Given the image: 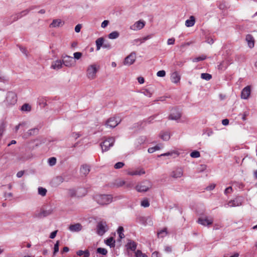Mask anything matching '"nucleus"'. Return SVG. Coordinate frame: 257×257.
Returning a JSON list of instances; mask_svg holds the SVG:
<instances>
[{
  "mask_svg": "<svg viewBox=\"0 0 257 257\" xmlns=\"http://www.w3.org/2000/svg\"><path fill=\"white\" fill-rule=\"evenodd\" d=\"M17 102V94L12 91H9L7 94L5 102L7 106H12Z\"/></svg>",
  "mask_w": 257,
  "mask_h": 257,
  "instance_id": "1",
  "label": "nucleus"
},
{
  "mask_svg": "<svg viewBox=\"0 0 257 257\" xmlns=\"http://www.w3.org/2000/svg\"><path fill=\"white\" fill-rule=\"evenodd\" d=\"M97 202L100 205H106L112 200V197L110 195H99L95 198Z\"/></svg>",
  "mask_w": 257,
  "mask_h": 257,
  "instance_id": "2",
  "label": "nucleus"
},
{
  "mask_svg": "<svg viewBox=\"0 0 257 257\" xmlns=\"http://www.w3.org/2000/svg\"><path fill=\"white\" fill-rule=\"evenodd\" d=\"M98 71V68L96 67V65L95 64H92L89 65L86 71V76L88 79L90 80H93L96 78V73Z\"/></svg>",
  "mask_w": 257,
  "mask_h": 257,
  "instance_id": "3",
  "label": "nucleus"
},
{
  "mask_svg": "<svg viewBox=\"0 0 257 257\" xmlns=\"http://www.w3.org/2000/svg\"><path fill=\"white\" fill-rule=\"evenodd\" d=\"M62 61L63 64L67 67H73L76 65V62L73 58L68 55L62 56Z\"/></svg>",
  "mask_w": 257,
  "mask_h": 257,
  "instance_id": "4",
  "label": "nucleus"
},
{
  "mask_svg": "<svg viewBox=\"0 0 257 257\" xmlns=\"http://www.w3.org/2000/svg\"><path fill=\"white\" fill-rule=\"evenodd\" d=\"M108 228L105 221H101L98 222L96 226V232L99 235H102L107 231Z\"/></svg>",
  "mask_w": 257,
  "mask_h": 257,
  "instance_id": "5",
  "label": "nucleus"
},
{
  "mask_svg": "<svg viewBox=\"0 0 257 257\" xmlns=\"http://www.w3.org/2000/svg\"><path fill=\"white\" fill-rule=\"evenodd\" d=\"M114 141V138L113 137L109 138L104 140L100 145L102 152L108 151L110 147L113 145Z\"/></svg>",
  "mask_w": 257,
  "mask_h": 257,
  "instance_id": "6",
  "label": "nucleus"
},
{
  "mask_svg": "<svg viewBox=\"0 0 257 257\" xmlns=\"http://www.w3.org/2000/svg\"><path fill=\"white\" fill-rule=\"evenodd\" d=\"M151 183L150 181L146 180L136 187L138 192H146L151 187Z\"/></svg>",
  "mask_w": 257,
  "mask_h": 257,
  "instance_id": "7",
  "label": "nucleus"
},
{
  "mask_svg": "<svg viewBox=\"0 0 257 257\" xmlns=\"http://www.w3.org/2000/svg\"><path fill=\"white\" fill-rule=\"evenodd\" d=\"M120 121V119L119 117L116 118L115 117H111L109 118L106 122V125L107 127L110 128H113L115 127Z\"/></svg>",
  "mask_w": 257,
  "mask_h": 257,
  "instance_id": "8",
  "label": "nucleus"
},
{
  "mask_svg": "<svg viewBox=\"0 0 257 257\" xmlns=\"http://www.w3.org/2000/svg\"><path fill=\"white\" fill-rule=\"evenodd\" d=\"M197 222L198 223L203 226H208L213 223V218L211 217H205V218L200 217L198 218Z\"/></svg>",
  "mask_w": 257,
  "mask_h": 257,
  "instance_id": "9",
  "label": "nucleus"
},
{
  "mask_svg": "<svg viewBox=\"0 0 257 257\" xmlns=\"http://www.w3.org/2000/svg\"><path fill=\"white\" fill-rule=\"evenodd\" d=\"M136 54L135 53H131L128 56H127L124 61V64L131 65L134 63L136 60Z\"/></svg>",
  "mask_w": 257,
  "mask_h": 257,
  "instance_id": "10",
  "label": "nucleus"
},
{
  "mask_svg": "<svg viewBox=\"0 0 257 257\" xmlns=\"http://www.w3.org/2000/svg\"><path fill=\"white\" fill-rule=\"evenodd\" d=\"M145 25V22L142 21H138L130 27V29L134 31L139 30L143 29Z\"/></svg>",
  "mask_w": 257,
  "mask_h": 257,
  "instance_id": "11",
  "label": "nucleus"
},
{
  "mask_svg": "<svg viewBox=\"0 0 257 257\" xmlns=\"http://www.w3.org/2000/svg\"><path fill=\"white\" fill-rule=\"evenodd\" d=\"M251 89L250 86L245 87L241 93V98L244 99H247L250 94Z\"/></svg>",
  "mask_w": 257,
  "mask_h": 257,
  "instance_id": "12",
  "label": "nucleus"
},
{
  "mask_svg": "<svg viewBox=\"0 0 257 257\" xmlns=\"http://www.w3.org/2000/svg\"><path fill=\"white\" fill-rule=\"evenodd\" d=\"M181 117L180 112L176 109H173L171 113L169 115V119L172 120H177Z\"/></svg>",
  "mask_w": 257,
  "mask_h": 257,
  "instance_id": "13",
  "label": "nucleus"
},
{
  "mask_svg": "<svg viewBox=\"0 0 257 257\" xmlns=\"http://www.w3.org/2000/svg\"><path fill=\"white\" fill-rule=\"evenodd\" d=\"M82 225L79 223L74 224H71L69 227V230L72 232L79 231L82 229Z\"/></svg>",
  "mask_w": 257,
  "mask_h": 257,
  "instance_id": "14",
  "label": "nucleus"
},
{
  "mask_svg": "<svg viewBox=\"0 0 257 257\" xmlns=\"http://www.w3.org/2000/svg\"><path fill=\"white\" fill-rule=\"evenodd\" d=\"M62 61L60 60H57L52 62L51 67L53 69L58 70L61 69L62 67Z\"/></svg>",
  "mask_w": 257,
  "mask_h": 257,
  "instance_id": "15",
  "label": "nucleus"
},
{
  "mask_svg": "<svg viewBox=\"0 0 257 257\" xmlns=\"http://www.w3.org/2000/svg\"><path fill=\"white\" fill-rule=\"evenodd\" d=\"M64 24V22L62 21L60 19H56L53 21L50 26L55 28L62 26Z\"/></svg>",
  "mask_w": 257,
  "mask_h": 257,
  "instance_id": "16",
  "label": "nucleus"
},
{
  "mask_svg": "<svg viewBox=\"0 0 257 257\" xmlns=\"http://www.w3.org/2000/svg\"><path fill=\"white\" fill-rule=\"evenodd\" d=\"M183 175V171L181 168H177L172 173V176L174 178H180Z\"/></svg>",
  "mask_w": 257,
  "mask_h": 257,
  "instance_id": "17",
  "label": "nucleus"
},
{
  "mask_svg": "<svg viewBox=\"0 0 257 257\" xmlns=\"http://www.w3.org/2000/svg\"><path fill=\"white\" fill-rule=\"evenodd\" d=\"M171 80L173 83H177L180 81V76L177 72H175L172 73L171 76Z\"/></svg>",
  "mask_w": 257,
  "mask_h": 257,
  "instance_id": "18",
  "label": "nucleus"
},
{
  "mask_svg": "<svg viewBox=\"0 0 257 257\" xmlns=\"http://www.w3.org/2000/svg\"><path fill=\"white\" fill-rule=\"evenodd\" d=\"M195 23V18L194 16H191L190 19L185 21V25L187 27H191L194 25Z\"/></svg>",
  "mask_w": 257,
  "mask_h": 257,
  "instance_id": "19",
  "label": "nucleus"
},
{
  "mask_svg": "<svg viewBox=\"0 0 257 257\" xmlns=\"http://www.w3.org/2000/svg\"><path fill=\"white\" fill-rule=\"evenodd\" d=\"M246 40L249 48H252L254 47V39L251 35L248 34L246 35Z\"/></svg>",
  "mask_w": 257,
  "mask_h": 257,
  "instance_id": "20",
  "label": "nucleus"
},
{
  "mask_svg": "<svg viewBox=\"0 0 257 257\" xmlns=\"http://www.w3.org/2000/svg\"><path fill=\"white\" fill-rule=\"evenodd\" d=\"M90 167L87 165H83L80 168V172L81 174L86 175L90 172Z\"/></svg>",
  "mask_w": 257,
  "mask_h": 257,
  "instance_id": "21",
  "label": "nucleus"
},
{
  "mask_svg": "<svg viewBox=\"0 0 257 257\" xmlns=\"http://www.w3.org/2000/svg\"><path fill=\"white\" fill-rule=\"evenodd\" d=\"M127 248L132 251H135L137 248V243L132 240H130L126 244Z\"/></svg>",
  "mask_w": 257,
  "mask_h": 257,
  "instance_id": "22",
  "label": "nucleus"
},
{
  "mask_svg": "<svg viewBox=\"0 0 257 257\" xmlns=\"http://www.w3.org/2000/svg\"><path fill=\"white\" fill-rule=\"evenodd\" d=\"M96 50H99L101 47L103 46L104 39L102 37L97 39L96 41Z\"/></svg>",
  "mask_w": 257,
  "mask_h": 257,
  "instance_id": "23",
  "label": "nucleus"
},
{
  "mask_svg": "<svg viewBox=\"0 0 257 257\" xmlns=\"http://www.w3.org/2000/svg\"><path fill=\"white\" fill-rule=\"evenodd\" d=\"M76 254L79 256H81L82 255H84V257H89L90 255V253L88 250L86 249L84 251L82 250H79L77 251Z\"/></svg>",
  "mask_w": 257,
  "mask_h": 257,
  "instance_id": "24",
  "label": "nucleus"
},
{
  "mask_svg": "<svg viewBox=\"0 0 257 257\" xmlns=\"http://www.w3.org/2000/svg\"><path fill=\"white\" fill-rule=\"evenodd\" d=\"M161 138L164 141H168L170 138V134L168 132H163L160 134Z\"/></svg>",
  "mask_w": 257,
  "mask_h": 257,
  "instance_id": "25",
  "label": "nucleus"
},
{
  "mask_svg": "<svg viewBox=\"0 0 257 257\" xmlns=\"http://www.w3.org/2000/svg\"><path fill=\"white\" fill-rule=\"evenodd\" d=\"M123 227L122 226H119L117 230V233L119 235V239H121L124 237V235L123 234Z\"/></svg>",
  "mask_w": 257,
  "mask_h": 257,
  "instance_id": "26",
  "label": "nucleus"
},
{
  "mask_svg": "<svg viewBox=\"0 0 257 257\" xmlns=\"http://www.w3.org/2000/svg\"><path fill=\"white\" fill-rule=\"evenodd\" d=\"M168 234L167 228H164V229L161 230L159 232H158V237H163L166 236Z\"/></svg>",
  "mask_w": 257,
  "mask_h": 257,
  "instance_id": "27",
  "label": "nucleus"
},
{
  "mask_svg": "<svg viewBox=\"0 0 257 257\" xmlns=\"http://www.w3.org/2000/svg\"><path fill=\"white\" fill-rule=\"evenodd\" d=\"M39 130L37 128H34L28 131L27 135L28 136L37 135L38 133Z\"/></svg>",
  "mask_w": 257,
  "mask_h": 257,
  "instance_id": "28",
  "label": "nucleus"
},
{
  "mask_svg": "<svg viewBox=\"0 0 257 257\" xmlns=\"http://www.w3.org/2000/svg\"><path fill=\"white\" fill-rule=\"evenodd\" d=\"M105 243L107 245H109L110 246H114L115 245V241L114 240L113 238L111 237L107 239L105 241Z\"/></svg>",
  "mask_w": 257,
  "mask_h": 257,
  "instance_id": "29",
  "label": "nucleus"
},
{
  "mask_svg": "<svg viewBox=\"0 0 257 257\" xmlns=\"http://www.w3.org/2000/svg\"><path fill=\"white\" fill-rule=\"evenodd\" d=\"M31 110V106L28 103L24 104L21 107V110L30 111Z\"/></svg>",
  "mask_w": 257,
  "mask_h": 257,
  "instance_id": "30",
  "label": "nucleus"
},
{
  "mask_svg": "<svg viewBox=\"0 0 257 257\" xmlns=\"http://www.w3.org/2000/svg\"><path fill=\"white\" fill-rule=\"evenodd\" d=\"M28 13H29V11L27 10L22 12L20 14H17L15 17L14 20L16 21V20H18V19L21 18L23 16H24V15L27 14Z\"/></svg>",
  "mask_w": 257,
  "mask_h": 257,
  "instance_id": "31",
  "label": "nucleus"
},
{
  "mask_svg": "<svg viewBox=\"0 0 257 257\" xmlns=\"http://www.w3.org/2000/svg\"><path fill=\"white\" fill-rule=\"evenodd\" d=\"M118 36H119V33L116 31L112 32L108 35V38L111 39H116Z\"/></svg>",
  "mask_w": 257,
  "mask_h": 257,
  "instance_id": "32",
  "label": "nucleus"
},
{
  "mask_svg": "<svg viewBox=\"0 0 257 257\" xmlns=\"http://www.w3.org/2000/svg\"><path fill=\"white\" fill-rule=\"evenodd\" d=\"M201 78L206 80H209L211 79L212 76L210 74L204 73L201 74Z\"/></svg>",
  "mask_w": 257,
  "mask_h": 257,
  "instance_id": "33",
  "label": "nucleus"
},
{
  "mask_svg": "<svg viewBox=\"0 0 257 257\" xmlns=\"http://www.w3.org/2000/svg\"><path fill=\"white\" fill-rule=\"evenodd\" d=\"M38 192L40 195L42 196H44L46 194L47 190L45 188L39 187L38 188Z\"/></svg>",
  "mask_w": 257,
  "mask_h": 257,
  "instance_id": "34",
  "label": "nucleus"
},
{
  "mask_svg": "<svg viewBox=\"0 0 257 257\" xmlns=\"http://www.w3.org/2000/svg\"><path fill=\"white\" fill-rule=\"evenodd\" d=\"M68 195L70 197L76 196V192L74 189H69L68 191Z\"/></svg>",
  "mask_w": 257,
  "mask_h": 257,
  "instance_id": "35",
  "label": "nucleus"
},
{
  "mask_svg": "<svg viewBox=\"0 0 257 257\" xmlns=\"http://www.w3.org/2000/svg\"><path fill=\"white\" fill-rule=\"evenodd\" d=\"M97 252L102 255H106L107 253V250L105 248L99 247L97 249Z\"/></svg>",
  "mask_w": 257,
  "mask_h": 257,
  "instance_id": "36",
  "label": "nucleus"
},
{
  "mask_svg": "<svg viewBox=\"0 0 257 257\" xmlns=\"http://www.w3.org/2000/svg\"><path fill=\"white\" fill-rule=\"evenodd\" d=\"M135 255L136 257H148L146 254L143 253L140 250H137L135 253Z\"/></svg>",
  "mask_w": 257,
  "mask_h": 257,
  "instance_id": "37",
  "label": "nucleus"
},
{
  "mask_svg": "<svg viewBox=\"0 0 257 257\" xmlns=\"http://www.w3.org/2000/svg\"><path fill=\"white\" fill-rule=\"evenodd\" d=\"M200 156V153L198 151H194L191 153L190 156L192 158H197Z\"/></svg>",
  "mask_w": 257,
  "mask_h": 257,
  "instance_id": "38",
  "label": "nucleus"
},
{
  "mask_svg": "<svg viewBox=\"0 0 257 257\" xmlns=\"http://www.w3.org/2000/svg\"><path fill=\"white\" fill-rule=\"evenodd\" d=\"M141 205L144 207H149L150 205L149 201L147 199H145L142 201Z\"/></svg>",
  "mask_w": 257,
  "mask_h": 257,
  "instance_id": "39",
  "label": "nucleus"
},
{
  "mask_svg": "<svg viewBox=\"0 0 257 257\" xmlns=\"http://www.w3.org/2000/svg\"><path fill=\"white\" fill-rule=\"evenodd\" d=\"M59 241H57L54 245L53 254L55 255L59 251Z\"/></svg>",
  "mask_w": 257,
  "mask_h": 257,
  "instance_id": "40",
  "label": "nucleus"
},
{
  "mask_svg": "<svg viewBox=\"0 0 257 257\" xmlns=\"http://www.w3.org/2000/svg\"><path fill=\"white\" fill-rule=\"evenodd\" d=\"M124 165V164L122 162H117L114 165V168L116 169H118L122 168Z\"/></svg>",
  "mask_w": 257,
  "mask_h": 257,
  "instance_id": "41",
  "label": "nucleus"
},
{
  "mask_svg": "<svg viewBox=\"0 0 257 257\" xmlns=\"http://www.w3.org/2000/svg\"><path fill=\"white\" fill-rule=\"evenodd\" d=\"M49 164L50 166H53L55 165L56 163V159L54 157L50 158L48 161Z\"/></svg>",
  "mask_w": 257,
  "mask_h": 257,
  "instance_id": "42",
  "label": "nucleus"
},
{
  "mask_svg": "<svg viewBox=\"0 0 257 257\" xmlns=\"http://www.w3.org/2000/svg\"><path fill=\"white\" fill-rule=\"evenodd\" d=\"M136 175H141L145 174V171L143 169H137L135 170Z\"/></svg>",
  "mask_w": 257,
  "mask_h": 257,
  "instance_id": "43",
  "label": "nucleus"
},
{
  "mask_svg": "<svg viewBox=\"0 0 257 257\" xmlns=\"http://www.w3.org/2000/svg\"><path fill=\"white\" fill-rule=\"evenodd\" d=\"M206 58V57L205 56L203 55L202 56H199V57H196V58H194V60H193V61L194 62H199V61H200L204 60Z\"/></svg>",
  "mask_w": 257,
  "mask_h": 257,
  "instance_id": "44",
  "label": "nucleus"
},
{
  "mask_svg": "<svg viewBox=\"0 0 257 257\" xmlns=\"http://www.w3.org/2000/svg\"><path fill=\"white\" fill-rule=\"evenodd\" d=\"M73 55H74V58L75 59L78 60L82 57V54L81 52H78L74 53Z\"/></svg>",
  "mask_w": 257,
  "mask_h": 257,
  "instance_id": "45",
  "label": "nucleus"
},
{
  "mask_svg": "<svg viewBox=\"0 0 257 257\" xmlns=\"http://www.w3.org/2000/svg\"><path fill=\"white\" fill-rule=\"evenodd\" d=\"M160 149L159 147L156 146L154 148H150L148 149V152L150 153H153L156 150H158Z\"/></svg>",
  "mask_w": 257,
  "mask_h": 257,
  "instance_id": "46",
  "label": "nucleus"
},
{
  "mask_svg": "<svg viewBox=\"0 0 257 257\" xmlns=\"http://www.w3.org/2000/svg\"><path fill=\"white\" fill-rule=\"evenodd\" d=\"M165 75L166 72L164 70H160L157 73V75L158 77H164Z\"/></svg>",
  "mask_w": 257,
  "mask_h": 257,
  "instance_id": "47",
  "label": "nucleus"
},
{
  "mask_svg": "<svg viewBox=\"0 0 257 257\" xmlns=\"http://www.w3.org/2000/svg\"><path fill=\"white\" fill-rule=\"evenodd\" d=\"M81 28H82V25L81 24L77 25L75 27V31L76 33H79L80 31Z\"/></svg>",
  "mask_w": 257,
  "mask_h": 257,
  "instance_id": "48",
  "label": "nucleus"
},
{
  "mask_svg": "<svg viewBox=\"0 0 257 257\" xmlns=\"http://www.w3.org/2000/svg\"><path fill=\"white\" fill-rule=\"evenodd\" d=\"M102 47L104 48L109 49L111 48V45L108 42L105 43H103Z\"/></svg>",
  "mask_w": 257,
  "mask_h": 257,
  "instance_id": "49",
  "label": "nucleus"
},
{
  "mask_svg": "<svg viewBox=\"0 0 257 257\" xmlns=\"http://www.w3.org/2000/svg\"><path fill=\"white\" fill-rule=\"evenodd\" d=\"M232 191V189L231 187H228L227 188L225 189L224 191V193L225 194H227L228 193H230Z\"/></svg>",
  "mask_w": 257,
  "mask_h": 257,
  "instance_id": "50",
  "label": "nucleus"
},
{
  "mask_svg": "<svg viewBox=\"0 0 257 257\" xmlns=\"http://www.w3.org/2000/svg\"><path fill=\"white\" fill-rule=\"evenodd\" d=\"M108 21L107 20H104L102 23H101V27L103 28H105L108 24Z\"/></svg>",
  "mask_w": 257,
  "mask_h": 257,
  "instance_id": "51",
  "label": "nucleus"
},
{
  "mask_svg": "<svg viewBox=\"0 0 257 257\" xmlns=\"http://www.w3.org/2000/svg\"><path fill=\"white\" fill-rule=\"evenodd\" d=\"M175 39L174 38H170L167 41V44L168 45H173L174 44Z\"/></svg>",
  "mask_w": 257,
  "mask_h": 257,
  "instance_id": "52",
  "label": "nucleus"
},
{
  "mask_svg": "<svg viewBox=\"0 0 257 257\" xmlns=\"http://www.w3.org/2000/svg\"><path fill=\"white\" fill-rule=\"evenodd\" d=\"M57 230H55L54 231H53L51 234H50V238H54L57 234Z\"/></svg>",
  "mask_w": 257,
  "mask_h": 257,
  "instance_id": "53",
  "label": "nucleus"
},
{
  "mask_svg": "<svg viewBox=\"0 0 257 257\" xmlns=\"http://www.w3.org/2000/svg\"><path fill=\"white\" fill-rule=\"evenodd\" d=\"M24 174V171H19L17 173V176L18 178H21L23 176Z\"/></svg>",
  "mask_w": 257,
  "mask_h": 257,
  "instance_id": "54",
  "label": "nucleus"
},
{
  "mask_svg": "<svg viewBox=\"0 0 257 257\" xmlns=\"http://www.w3.org/2000/svg\"><path fill=\"white\" fill-rule=\"evenodd\" d=\"M152 38V36L151 35H148L145 37H143L141 39V40H143V41H146L150 39H151Z\"/></svg>",
  "mask_w": 257,
  "mask_h": 257,
  "instance_id": "55",
  "label": "nucleus"
},
{
  "mask_svg": "<svg viewBox=\"0 0 257 257\" xmlns=\"http://www.w3.org/2000/svg\"><path fill=\"white\" fill-rule=\"evenodd\" d=\"M138 82L140 83V84H143L145 82V79L143 77H139L138 78Z\"/></svg>",
  "mask_w": 257,
  "mask_h": 257,
  "instance_id": "56",
  "label": "nucleus"
},
{
  "mask_svg": "<svg viewBox=\"0 0 257 257\" xmlns=\"http://www.w3.org/2000/svg\"><path fill=\"white\" fill-rule=\"evenodd\" d=\"M222 123L224 125H226L229 123V120L228 119H224L222 120Z\"/></svg>",
  "mask_w": 257,
  "mask_h": 257,
  "instance_id": "57",
  "label": "nucleus"
},
{
  "mask_svg": "<svg viewBox=\"0 0 257 257\" xmlns=\"http://www.w3.org/2000/svg\"><path fill=\"white\" fill-rule=\"evenodd\" d=\"M165 251L167 252H170L172 251V248L171 246H166L165 247Z\"/></svg>",
  "mask_w": 257,
  "mask_h": 257,
  "instance_id": "58",
  "label": "nucleus"
},
{
  "mask_svg": "<svg viewBox=\"0 0 257 257\" xmlns=\"http://www.w3.org/2000/svg\"><path fill=\"white\" fill-rule=\"evenodd\" d=\"M151 257H159V253L158 251H155L154 252Z\"/></svg>",
  "mask_w": 257,
  "mask_h": 257,
  "instance_id": "59",
  "label": "nucleus"
},
{
  "mask_svg": "<svg viewBox=\"0 0 257 257\" xmlns=\"http://www.w3.org/2000/svg\"><path fill=\"white\" fill-rule=\"evenodd\" d=\"M215 188V185L213 184L206 187L207 190H213Z\"/></svg>",
  "mask_w": 257,
  "mask_h": 257,
  "instance_id": "60",
  "label": "nucleus"
},
{
  "mask_svg": "<svg viewBox=\"0 0 257 257\" xmlns=\"http://www.w3.org/2000/svg\"><path fill=\"white\" fill-rule=\"evenodd\" d=\"M6 81H7L6 76H0V82H5Z\"/></svg>",
  "mask_w": 257,
  "mask_h": 257,
  "instance_id": "61",
  "label": "nucleus"
},
{
  "mask_svg": "<svg viewBox=\"0 0 257 257\" xmlns=\"http://www.w3.org/2000/svg\"><path fill=\"white\" fill-rule=\"evenodd\" d=\"M125 184V182L124 181H120L117 184V185L118 186H122Z\"/></svg>",
  "mask_w": 257,
  "mask_h": 257,
  "instance_id": "62",
  "label": "nucleus"
},
{
  "mask_svg": "<svg viewBox=\"0 0 257 257\" xmlns=\"http://www.w3.org/2000/svg\"><path fill=\"white\" fill-rule=\"evenodd\" d=\"M69 248L67 246H65L63 247V248L62 250V253L67 252L69 251Z\"/></svg>",
  "mask_w": 257,
  "mask_h": 257,
  "instance_id": "63",
  "label": "nucleus"
},
{
  "mask_svg": "<svg viewBox=\"0 0 257 257\" xmlns=\"http://www.w3.org/2000/svg\"><path fill=\"white\" fill-rule=\"evenodd\" d=\"M57 180L59 182H63V181H64V179L63 178L61 177V176H58L57 177Z\"/></svg>",
  "mask_w": 257,
  "mask_h": 257,
  "instance_id": "64",
  "label": "nucleus"
}]
</instances>
